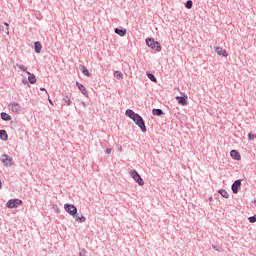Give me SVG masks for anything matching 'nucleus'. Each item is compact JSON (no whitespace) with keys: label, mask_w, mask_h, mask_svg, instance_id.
<instances>
[{"label":"nucleus","mask_w":256,"mask_h":256,"mask_svg":"<svg viewBox=\"0 0 256 256\" xmlns=\"http://www.w3.org/2000/svg\"><path fill=\"white\" fill-rule=\"evenodd\" d=\"M126 115L127 117L132 119L134 123H136V125H138V127L141 129L143 133H147V127L145 126V121H143V118L139 114L135 113L131 109H128L126 110Z\"/></svg>","instance_id":"nucleus-1"},{"label":"nucleus","mask_w":256,"mask_h":256,"mask_svg":"<svg viewBox=\"0 0 256 256\" xmlns=\"http://www.w3.org/2000/svg\"><path fill=\"white\" fill-rule=\"evenodd\" d=\"M146 45H148L150 49H155V51H161V44L151 38L146 39Z\"/></svg>","instance_id":"nucleus-2"},{"label":"nucleus","mask_w":256,"mask_h":256,"mask_svg":"<svg viewBox=\"0 0 256 256\" xmlns=\"http://www.w3.org/2000/svg\"><path fill=\"white\" fill-rule=\"evenodd\" d=\"M130 175H131L132 179H134V181L136 183H138V185H140L141 187H143V185H145L143 178H141V175H139V173H137V171H135V170L130 171Z\"/></svg>","instance_id":"nucleus-3"},{"label":"nucleus","mask_w":256,"mask_h":256,"mask_svg":"<svg viewBox=\"0 0 256 256\" xmlns=\"http://www.w3.org/2000/svg\"><path fill=\"white\" fill-rule=\"evenodd\" d=\"M64 209L66 213H69L72 217H75V215H77V207H75V205L65 204Z\"/></svg>","instance_id":"nucleus-4"},{"label":"nucleus","mask_w":256,"mask_h":256,"mask_svg":"<svg viewBox=\"0 0 256 256\" xmlns=\"http://www.w3.org/2000/svg\"><path fill=\"white\" fill-rule=\"evenodd\" d=\"M22 203H23V201H21L19 199H14V200H9L6 204V206L8 207V209H15Z\"/></svg>","instance_id":"nucleus-5"},{"label":"nucleus","mask_w":256,"mask_h":256,"mask_svg":"<svg viewBox=\"0 0 256 256\" xmlns=\"http://www.w3.org/2000/svg\"><path fill=\"white\" fill-rule=\"evenodd\" d=\"M214 51L215 53H217V55H219L220 57H229V53H227V50L224 49L223 47H214Z\"/></svg>","instance_id":"nucleus-6"},{"label":"nucleus","mask_w":256,"mask_h":256,"mask_svg":"<svg viewBox=\"0 0 256 256\" xmlns=\"http://www.w3.org/2000/svg\"><path fill=\"white\" fill-rule=\"evenodd\" d=\"M2 163H4L5 167H11V165H13V158L4 154L2 155Z\"/></svg>","instance_id":"nucleus-7"},{"label":"nucleus","mask_w":256,"mask_h":256,"mask_svg":"<svg viewBox=\"0 0 256 256\" xmlns=\"http://www.w3.org/2000/svg\"><path fill=\"white\" fill-rule=\"evenodd\" d=\"M8 109L12 113H19V111H21V105L14 102V103H11L10 105H8Z\"/></svg>","instance_id":"nucleus-8"},{"label":"nucleus","mask_w":256,"mask_h":256,"mask_svg":"<svg viewBox=\"0 0 256 256\" xmlns=\"http://www.w3.org/2000/svg\"><path fill=\"white\" fill-rule=\"evenodd\" d=\"M76 86L78 87L79 91H81L82 95H84L85 97H89V92L87 91V88H85L83 84L76 82Z\"/></svg>","instance_id":"nucleus-9"},{"label":"nucleus","mask_w":256,"mask_h":256,"mask_svg":"<svg viewBox=\"0 0 256 256\" xmlns=\"http://www.w3.org/2000/svg\"><path fill=\"white\" fill-rule=\"evenodd\" d=\"M241 189V180H236L232 185V191L234 194L239 193V190Z\"/></svg>","instance_id":"nucleus-10"},{"label":"nucleus","mask_w":256,"mask_h":256,"mask_svg":"<svg viewBox=\"0 0 256 256\" xmlns=\"http://www.w3.org/2000/svg\"><path fill=\"white\" fill-rule=\"evenodd\" d=\"M230 156L232 159H235V161H241V154L237 150H232Z\"/></svg>","instance_id":"nucleus-11"},{"label":"nucleus","mask_w":256,"mask_h":256,"mask_svg":"<svg viewBox=\"0 0 256 256\" xmlns=\"http://www.w3.org/2000/svg\"><path fill=\"white\" fill-rule=\"evenodd\" d=\"M28 75V81L31 85H35L37 83V78L35 77V74H32L31 72H27Z\"/></svg>","instance_id":"nucleus-12"},{"label":"nucleus","mask_w":256,"mask_h":256,"mask_svg":"<svg viewBox=\"0 0 256 256\" xmlns=\"http://www.w3.org/2000/svg\"><path fill=\"white\" fill-rule=\"evenodd\" d=\"M115 33L117 35H119L120 37H125V35H127V30L126 29L122 30V29L116 28Z\"/></svg>","instance_id":"nucleus-13"},{"label":"nucleus","mask_w":256,"mask_h":256,"mask_svg":"<svg viewBox=\"0 0 256 256\" xmlns=\"http://www.w3.org/2000/svg\"><path fill=\"white\" fill-rule=\"evenodd\" d=\"M176 99L179 105H183V106L187 105V99L185 97L178 96L176 97Z\"/></svg>","instance_id":"nucleus-14"},{"label":"nucleus","mask_w":256,"mask_h":256,"mask_svg":"<svg viewBox=\"0 0 256 256\" xmlns=\"http://www.w3.org/2000/svg\"><path fill=\"white\" fill-rule=\"evenodd\" d=\"M0 138L2 139V141H7V139L9 138V136L7 135V131L0 130Z\"/></svg>","instance_id":"nucleus-15"},{"label":"nucleus","mask_w":256,"mask_h":256,"mask_svg":"<svg viewBox=\"0 0 256 256\" xmlns=\"http://www.w3.org/2000/svg\"><path fill=\"white\" fill-rule=\"evenodd\" d=\"M85 216H83V214L79 215H75V221H77V223H85Z\"/></svg>","instance_id":"nucleus-16"},{"label":"nucleus","mask_w":256,"mask_h":256,"mask_svg":"<svg viewBox=\"0 0 256 256\" xmlns=\"http://www.w3.org/2000/svg\"><path fill=\"white\" fill-rule=\"evenodd\" d=\"M34 46H35V53H41V49H43L41 42H35Z\"/></svg>","instance_id":"nucleus-17"},{"label":"nucleus","mask_w":256,"mask_h":256,"mask_svg":"<svg viewBox=\"0 0 256 256\" xmlns=\"http://www.w3.org/2000/svg\"><path fill=\"white\" fill-rule=\"evenodd\" d=\"M80 71H82L83 75H86V77H91V73H89L87 67L81 66Z\"/></svg>","instance_id":"nucleus-18"},{"label":"nucleus","mask_w":256,"mask_h":256,"mask_svg":"<svg viewBox=\"0 0 256 256\" xmlns=\"http://www.w3.org/2000/svg\"><path fill=\"white\" fill-rule=\"evenodd\" d=\"M1 119L3 121H11V116L9 114L5 113V112H2L1 113Z\"/></svg>","instance_id":"nucleus-19"},{"label":"nucleus","mask_w":256,"mask_h":256,"mask_svg":"<svg viewBox=\"0 0 256 256\" xmlns=\"http://www.w3.org/2000/svg\"><path fill=\"white\" fill-rule=\"evenodd\" d=\"M152 113H153V115L159 117V115H163V110H161V109H153Z\"/></svg>","instance_id":"nucleus-20"},{"label":"nucleus","mask_w":256,"mask_h":256,"mask_svg":"<svg viewBox=\"0 0 256 256\" xmlns=\"http://www.w3.org/2000/svg\"><path fill=\"white\" fill-rule=\"evenodd\" d=\"M114 77H116V79L121 81V79H123V74L121 72H119V71H115L114 72Z\"/></svg>","instance_id":"nucleus-21"},{"label":"nucleus","mask_w":256,"mask_h":256,"mask_svg":"<svg viewBox=\"0 0 256 256\" xmlns=\"http://www.w3.org/2000/svg\"><path fill=\"white\" fill-rule=\"evenodd\" d=\"M219 193L224 199H229V193H227L225 190H219Z\"/></svg>","instance_id":"nucleus-22"},{"label":"nucleus","mask_w":256,"mask_h":256,"mask_svg":"<svg viewBox=\"0 0 256 256\" xmlns=\"http://www.w3.org/2000/svg\"><path fill=\"white\" fill-rule=\"evenodd\" d=\"M147 77L150 79V81H153V83H157V78L151 73H147Z\"/></svg>","instance_id":"nucleus-23"},{"label":"nucleus","mask_w":256,"mask_h":256,"mask_svg":"<svg viewBox=\"0 0 256 256\" xmlns=\"http://www.w3.org/2000/svg\"><path fill=\"white\" fill-rule=\"evenodd\" d=\"M186 9H191L193 7V1L188 0L185 4Z\"/></svg>","instance_id":"nucleus-24"},{"label":"nucleus","mask_w":256,"mask_h":256,"mask_svg":"<svg viewBox=\"0 0 256 256\" xmlns=\"http://www.w3.org/2000/svg\"><path fill=\"white\" fill-rule=\"evenodd\" d=\"M18 69H20V71H24L25 73H29V71H27V67L23 66V65H17Z\"/></svg>","instance_id":"nucleus-25"},{"label":"nucleus","mask_w":256,"mask_h":256,"mask_svg":"<svg viewBox=\"0 0 256 256\" xmlns=\"http://www.w3.org/2000/svg\"><path fill=\"white\" fill-rule=\"evenodd\" d=\"M248 139H249V141H254L256 139V135L249 133L248 134Z\"/></svg>","instance_id":"nucleus-26"},{"label":"nucleus","mask_w":256,"mask_h":256,"mask_svg":"<svg viewBox=\"0 0 256 256\" xmlns=\"http://www.w3.org/2000/svg\"><path fill=\"white\" fill-rule=\"evenodd\" d=\"M248 221H249L250 223H256V215H254V216H252V217H249V218H248Z\"/></svg>","instance_id":"nucleus-27"},{"label":"nucleus","mask_w":256,"mask_h":256,"mask_svg":"<svg viewBox=\"0 0 256 256\" xmlns=\"http://www.w3.org/2000/svg\"><path fill=\"white\" fill-rule=\"evenodd\" d=\"M64 101L65 103H67V105H71V98H69L68 96L64 97Z\"/></svg>","instance_id":"nucleus-28"},{"label":"nucleus","mask_w":256,"mask_h":256,"mask_svg":"<svg viewBox=\"0 0 256 256\" xmlns=\"http://www.w3.org/2000/svg\"><path fill=\"white\" fill-rule=\"evenodd\" d=\"M4 25H6L7 29V35H9V23L5 22Z\"/></svg>","instance_id":"nucleus-29"},{"label":"nucleus","mask_w":256,"mask_h":256,"mask_svg":"<svg viewBox=\"0 0 256 256\" xmlns=\"http://www.w3.org/2000/svg\"><path fill=\"white\" fill-rule=\"evenodd\" d=\"M111 151H112L111 148H107V149H106L107 155H111Z\"/></svg>","instance_id":"nucleus-30"},{"label":"nucleus","mask_w":256,"mask_h":256,"mask_svg":"<svg viewBox=\"0 0 256 256\" xmlns=\"http://www.w3.org/2000/svg\"><path fill=\"white\" fill-rule=\"evenodd\" d=\"M86 253H87V251L82 250V251L80 252V256H85V255H86Z\"/></svg>","instance_id":"nucleus-31"},{"label":"nucleus","mask_w":256,"mask_h":256,"mask_svg":"<svg viewBox=\"0 0 256 256\" xmlns=\"http://www.w3.org/2000/svg\"><path fill=\"white\" fill-rule=\"evenodd\" d=\"M48 101L50 103V105H53V100H51V98L48 96Z\"/></svg>","instance_id":"nucleus-32"},{"label":"nucleus","mask_w":256,"mask_h":256,"mask_svg":"<svg viewBox=\"0 0 256 256\" xmlns=\"http://www.w3.org/2000/svg\"><path fill=\"white\" fill-rule=\"evenodd\" d=\"M40 91H47L45 88H40Z\"/></svg>","instance_id":"nucleus-33"}]
</instances>
